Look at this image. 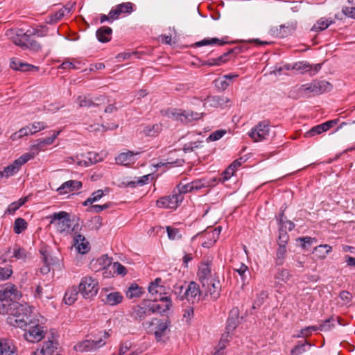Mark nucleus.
<instances>
[{
	"label": "nucleus",
	"mask_w": 355,
	"mask_h": 355,
	"mask_svg": "<svg viewBox=\"0 0 355 355\" xmlns=\"http://www.w3.org/2000/svg\"><path fill=\"white\" fill-rule=\"evenodd\" d=\"M6 35L13 43L22 48L28 49L34 51L41 49L40 44L31 37L37 35L39 37L45 36V33H39L38 31L28 30L26 32L23 29H9Z\"/></svg>",
	"instance_id": "f257e3e1"
},
{
	"label": "nucleus",
	"mask_w": 355,
	"mask_h": 355,
	"mask_svg": "<svg viewBox=\"0 0 355 355\" xmlns=\"http://www.w3.org/2000/svg\"><path fill=\"white\" fill-rule=\"evenodd\" d=\"M35 320L31 306L19 303L12 304V311L7 318L8 324L21 329L27 328Z\"/></svg>",
	"instance_id": "f03ea898"
},
{
	"label": "nucleus",
	"mask_w": 355,
	"mask_h": 355,
	"mask_svg": "<svg viewBox=\"0 0 355 355\" xmlns=\"http://www.w3.org/2000/svg\"><path fill=\"white\" fill-rule=\"evenodd\" d=\"M48 218L51 219L50 223L53 225L57 231L61 234H69L78 227V224L75 225L71 228V221L69 215L65 211H60L50 215Z\"/></svg>",
	"instance_id": "7ed1b4c3"
},
{
	"label": "nucleus",
	"mask_w": 355,
	"mask_h": 355,
	"mask_svg": "<svg viewBox=\"0 0 355 355\" xmlns=\"http://www.w3.org/2000/svg\"><path fill=\"white\" fill-rule=\"evenodd\" d=\"M99 338L96 340H85L74 345L73 349L79 352L96 351L105 345V339L109 337L107 331L100 332Z\"/></svg>",
	"instance_id": "20e7f679"
},
{
	"label": "nucleus",
	"mask_w": 355,
	"mask_h": 355,
	"mask_svg": "<svg viewBox=\"0 0 355 355\" xmlns=\"http://www.w3.org/2000/svg\"><path fill=\"white\" fill-rule=\"evenodd\" d=\"M80 294L85 299H92L98 291V282L91 277L83 278L78 286Z\"/></svg>",
	"instance_id": "39448f33"
},
{
	"label": "nucleus",
	"mask_w": 355,
	"mask_h": 355,
	"mask_svg": "<svg viewBox=\"0 0 355 355\" xmlns=\"http://www.w3.org/2000/svg\"><path fill=\"white\" fill-rule=\"evenodd\" d=\"M270 134V123L267 120L259 122L248 132V136L254 141H262L268 139Z\"/></svg>",
	"instance_id": "423d86ee"
},
{
	"label": "nucleus",
	"mask_w": 355,
	"mask_h": 355,
	"mask_svg": "<svg viewBox=\"0 0 355 355\" xmlns=\"http://www.w3.org/2000/svg\"><path fill=\"white\" fill-rule=\"evenodd\" d=\"M24 338L30 343H37L44 337V331L43 327L38 324V320H35V322L29 324L27 328H24Z\"/></svg>",
	"instance_id": "0eeeda50"
},
{
	"label": "nucleus",
	"mask_w": 355,
	"mask_h": 355,
	"mask_svg": "<svg viewBox=\"0 0 355 355\" xmlns=\"http://www.w3.org/2000/svg\"><path fill=\"white\" fill-rule=\"evenodd\" d=\"M184 196L180 193H175V189L171 195L164 196L158 199L156 205L159 208L164 209H176L182 202Z\"/></svg>",
	"instance_id": "6e6552de"
},
{
	"label": "nucleus",
	"mask_w": 355,
	"mask_h": 355,
	"mask_svg": "<svg viewBox=\"0 0 355 355\" xmlns=\"http://www.w3.org/2000/svg\"><path fill=\"white\" fill-rule=\"evenodd\" d=\"M21 297V293L17 290L15 285L10 283L0 286V300L10 302L19 300Z\"/></svg>",
	"instance_id": "1a4fd4ad"
},
{
	"label": "nucleus",
	"mask_w": 355,
	"mask_h": 355,
	"mask_svg": "<svg viewBox=\"0 0 355 355\" xmlns=\"http://www.w3.org/2000/svg\"><path fill=\"white\" fill-rule=\"evenodd\" d=\"M149 300H144L140 304L135 306L130 311V317L135 320L141 321L150 314Z\"/></svg>",
	"instance_id": "9d476101"
},
{
	"label": "nucleus",
	"mask_w": 355,
	"mask_h": 355,
	"mask_svg": "<svg viewBox=\"0 0 355 355\" xmlns=\"http://www.w3.org/2000/svg\"><path fill=\"white\" fill-rule=\"evenodd\" d=\"M160 303L157 301L149 300V309L150 314L159 313L162 314L166 312L172 306V301L169 297H160Z\"/></svg>",
	"instance_id": "9b49d317"
},
{
	"label": "nucleus",
	"mask_w": 355,
	"mask_h": 355,
	"mask_svg": "<svg viewBox=\"0 0 355 355\" xmlns=\"http://www.w3.org/2000/svg\"><path fill=\"white\" fill-rule=\"evenodd\" d=\"M145 325L155 326L153 329L157 341H160L163 336L166 334L169 327V322L167 320H162L159 319H153L150 322H148Z\"/></svg>",
	"instance_id": "f8f14e48"
},
{
	"label": "nucleus",
	"mask_w": 355,
	"mask_h": 355,
	"mask_svg": "<svg viewBox=\"0 0 355 355\" xmlns=\"http://www.w3.org/2000/svg\"><path fill=\"white\" fill-rule=\"evenodd\" d=\"M185 300L189 302L194 304L199 302L201 295L199 285L195 282H191L186 286Z\"/></svg>",
	"instance_id": "ddd939ff"
},
{
	"label": "nucleus",
	"mask_w": 355,
	"mask_h": 355,
	"mask_svg": "<svg viewBox=\"0 0 355 355\" xmlns=\"http://www.w3.org/2000/svg\"><path fill=\"white\" fill-rule=\"evenodd\" d=\"M198 277L202 284V287L205 288L206 285L209 284V282L213 279L211 275V269L208 263H202L198 271Z\"/></svg>",
	"instance_id": "4468645a"
},
{
	"label": "nucleus",
	"mask_w": 355,
	"mask_h": 355,
	"mask_svg": "<svg viewBox=\"0 0 355 355\" xmlns=\"http://www.w3.org/2000/svg\"><path fill=\"white\" fill-rule=\"evenodd\" d=\"M162 282L161 278H156L148 287L149 293L154 297L153 300L154 301H157L158 298L162 297V295L166 293V288L161 284Z\"/></svg>",
	"instance_id": "2eb2a0df"
},
{
	"label": "nucleus",
	"mask_w": 355,
	"mask_h": 355,
	"mask_svg": "<svg viewBox=\"0 0 355 355\" xmlns=\"http://www.w3.org/2000/svg\"><path fill=\"white\" fill-rule=\"evenodd\" d=\"M133 12V3L131 2L122 3L112 9L109 15L112 19H117L121 14H130Z\"/></svg>",
	"instance_id": "dca6fc26"
},
{
	"label": "nucleus",
	"mask_w": 355,
	"mask_h": 355,
	"mask_svg": "<svg viewBox=\"0 0 355 355\" xmlns=\"http://www.w3.org/2000/svg\"><path fill=\"white\" fill-rule=\"evenodd\" d=\"M207 290L206 295L209 294L210 297L216 300L220 295L221 285L218 279H213L209 282V284L205 287Z\"/></svg>",
	"instance_id": "f3484780"
},
{
	"label": "nucleus",
	"mask_w": 355,
	"mask_h": 355,
	"mask_svg": "<svg viewBox=\"0 0 355 355\" xmlns=\"http://www.w3.org/2000/svg\"><path fill=\"white\" fill-rule=\"evenodd\" d=\"M82 187V182L78 180H69L64 182L57 191L59 194H66L70 192L78 191Z\"/></svg>",
	"instance_id": "a211bd4d"
},
{
	"label": "nucleus",
	"mask_w": 355,
	"mask_h": 355,
	"mask_svg": "<svg viewBox=\"0 0 355 355\" xmlns=\"http://www.w3.org/2000/svg\"><path fill=\"white\" fill-rule=\"evenodd\" d=\"M293 69L302 71V72H309L311 76L316 74L321 69V64H310L308 62H299L295 63Z\"/></svg>",
	"instance_id": "6ab92c4d"
},
{
	"label": "nucleus",
	"mask_w": 355,
	"mask_h": 355,
	"mask_svg": "<svg viewBox=\"0 0 355 355\" xmlns=\"http://www.w3.org/2000/svg\"><path fill=\"white\" fill-rule=\"evenodd\" d=\"M102 96L97 97L93 101L89 96H78L76 102L78 103L80 107H90L92 106H98L101 103Z\"/></svg>",
	"instance_id": "aec40b11"
},
{
	"label": "nucleus",
	"mask_w": 355,
	"mask_h": 355,
	"mask_svg": "<svg viewBox=\"0 0 355 355\" xmlns=\"http://www.w3.org/2000/svg\"><path fill=\"white\" fill-rule=\"evenodd\" d=\"M0 353L1 355H17L12 341L8 339L0 340Z\"/></svg>",
	"instance_id": "412c9836"
},
{
	"label": "nucleus",
	"mask_w": 355,
	"mask_h": 355,
	"mask_svg": "<svg viewBox=\"0 0 355 355\" xmlns=\"http://www.w3.org/2000/svg\"><path fill=\"white\" fill-rule=\"evenodd\" d=\"M239 323V310L237 308L230 311V316L227 321L226 331L230 334L233 331Z\"/></svg>",
	"instance_id": "4be33fe9"
},
{
	"label": "nucleus",
	"mask_w": 355,
	"mask_h": 355,
	"mask_svg": "<svg viewBox=\"0 0 355 355\" xmlns=\"http://www.w3.org/2000/svg\"><path fill=\"white\" fill-rule=\"evenodd\" d=\"M243 158L241 157L234 160L221 174L223 182L228 180L234 173L236 168L243 163Z\"/></svg>",
	"instance_id": "5701e85b"
},
{
	"label": "nucleus",
	"mask_w": 355,
	"mask_h": 355,
	"mask_svg": "<svg viewBox=\"0 0 355 355\" xmlns=\"http://www.w3.org/2000/svg\"><path fill=\"white\" fill-rule=\"evenodd\" d=\"M343 325L340 322V318L334 315L331 316L328 319L324 320L319 326L318 329L320 331H328L336 326V324Z\"/></svg>",
	"instance_id": "b1692460"
},
{
	"label": "nucleus",
	"mask_w": 355,
	"mask_h": 355,
	"mask_svg": "<svg viewBox=\"0 0 355 355\" xmlns=\"http://www.w3.org/2000/svg\"><path fill=\"white\" fill-rule=\"evenodd\" d=\"M74 245L76 247L78 251L82 254H85L89 250V243L86 241L84 236L78 234L73 239Z\"/></svg>",
	"instance_id": "393cba45"
},
{
	"label": "nucleus",
	"mask_w": 355,
	"mask_h": 355,
	"mask_svg": "<svg viewBox=\"0 0 355 355\" xmlns=\"http://www.w3.org/2000/svg\"><path fill=\"white\" fill-rule=\"evenodd\" d=\"M332 88L331 85L325 80H314L313 81V90H315V95H319L324 92L331 91Z\"/></svg>",
	"instance_id": "a878e982"
},
{
	"label": "nucleus",
	"mask_w": 355,
	"mask_h": 355,
	"mask_svg": "<svg viewBox=\"0 0 355 355\" xmlns=\"http://www.w3.org/2000/svg\"><path fill=\"white\" fill-rule=\"evenodd\" d=\"M80 293L79 288L72 286L69 288L64 294V301L68 305L73 304L78 299V295Z\"/></svg>",
	"instance_id": "bb28decb"
},
{
	"label": "nucleus",
	"mask_w": 355,
	"mask_h": 355,
	"mask_svg": "<svg viewBox=\"0 0 355 355\" xmlns=\"http://www.w3.org/2000/svg\"><path fill=\"white\" fill-rule=\"evenodd\" d=\"M136 153L135 155H137ZM135 153L132 151H128L127 153H122L116 157V162L117 164H120L124 166H128L135 162Z\"/></svg>",
	"instance_id": "cd10ccee"
},
{
	"label": "nucleus",
	"mask_w": 355,
	"mask_h": 355,
	"mask_svg": "<svg viewBox=\"0 0 355 355\" xmlns=\"http://www.w3.org/2000/svg\"><path fill=\"white\" fill-rule=\"evenodd\" d=\"M112 30L111 28L107 26H102L96 31V37L101 42H107L111 39V35Z\"/></svg>",
	"instance_id": "c85d7f7f"
},
{
	"label": "nucleus",
	"mask_w": 355,
	"mask_h": 355,
	"mask_svg": "<svg viewBox=\"0 0 355 355\" xmlns=\"http://www.w3.org/2000/svg\"><path fill=\"white\" fill-rule=\"evenodd\" d=\"M144 293V289L142 287H140L137 284L134 283L128 288L125 292V295L128 299H133L140 297Z\"/></svg>",
	"instance_id": "c756f323"
},
{
	"label": "nucleus",
	"mask_w": 355,
	"mask_h": 355,
	"mask_svg": "<svg viewBox=\"0 0 355 355\" xmlns=\"http://www.w3.org/2000/svg\"><path fill=\"white\" fill-rule=\"evenodd\" d=\"M123 295L119 292H112L106 295L105 300H103L105 304L110 306H115L122 302Z\"/></svg>",
	"instance_id": "7c9ffc66"
},
{
	"label": "nucleus",
	"mask_w": 355,
	"mask_h": 355,
	"mask_svg": "<svg viewBox=\"0 0 355 355\" xmlns=\"http://www.w3.org/2000/svg\"><path fill=\"white\" fill-rule=\"evenodd\" d=\"M218 235H219V231H217V230H214L210 232H207L205 234V236L209 241H205L202 242V245L204 248L211 247L216 243L217 239L218 238Z\"/></svg>",
	"instance_id": "2f4dec72"
},
{
	"label": "nucleus",
	"mask_w": 355,
	"mask_h": 355,
	"mask_svg": "<svg viewBox=\"0 0 355 355\" xmlns=\"http://www.w3.org/2000/svg\"><path fill=\"white\" fill-rule=\"evenodd\" d=\"M202 116V113L195 112L191 110H182L181 116L183 118L182 123H188L194 120L200 119Z\"/></svg>",
	"instance_id": "473e14b6"
},
{
	"label": "nucleus",
	"mask_w": 355,
	"mask_h": 355,
	"mask_svg": "<svg viewBox=\"0 0 355 355\" xmlns=\"http://www.w3.org/2000/svg\"><path fill=\"white\" fill-rule=\"evenodd\" d=\"M334 21L330 19L320 18L317 21V22L313 25L311 28L313 31H322L327 28L331 24H334Z\"/></svg>",
	"instance_id": "72a5a7b5"
},
{
	"label": "nucleus",
	"mask_w": 355,
	"mask_h": 355,
	"mask_svg": "<svg viewBox=\"0 0 355 355\" xmlns=\"http://www.w3.org/2000/svg\"><path fill=\"white\" fill-rule=\"evenodd\" d=\"M227 42L225 41L224 39H218V38H205L201 41H199L195 44L196 46L200 47L205 45H213L218 44L219 46H223L227 44Z\"/></svg>",
	"instance_id": "f704fd0d"
},
{
	"label": "nucleus",
	"mask_w": 355,
	"mask_h": 355,
	"mask_svg": "<svg viewBox=\"0 0 355 355\" xmlns=\"http://www.w3.org/2000/svg\"><path fill=\"white\" fill-rule=\"evenodd\" d=\"M20 168L18 163L15 160L12 164L5 167L4 170L0 171V173L2 174V177L8 178L17 173Z\"/></svg>",
	"instance_id": "c9c22d12"
},
{
	"label": "nucleus",
	"mask_w": 355,
	"mask_h": 355,
	"mask_svg": "<svg viewBox=\"0 0 355 355\" xmlns=\"http://www.w3.org/2000/svg\"><path fill=\"white\" fill-rule=\"evenodd\" d=\"M313 87V81L311 83L302 85L298 89V92L300 96H310L311 95L315 96V90Z\"/></svg>",
	"instance_id": "e433bc0d"
},
{
	"label": "nucleus",
	"mask_w": 355,
	"mask_h": 355,
	"mask_svg": "<svg viewBox=\"0 0 355 355\" xmlns=\"http://www.w3.org/2000/svg\"><path fill=\"white\" fill-rule=\"evenodd\" d=\"M186 286L187 285H185V284H176L175 285L173 286L172 292L180 300H185Z\"/></svg>",
	"instance_id": "4c0bfd02"
},
{
	"label": "nucleus",
	"mask_w": 355,
	"mask_h": 355,
	"mask_svg": "<svg viewBox=\"0 0 355 355\" xmlns=\"http://www.w3.org/2000/svg\"><path fill=\"white\" fill-rule=\"evenodd\" d=\"M80 64V62L75 59H72L71 60L67 59L58 67V69L68 70L78 69H80V67L78 66Z\"/></svg>",
	"instance_id": "58836bf2"
},
{
	"label": "nucleus",
	"mask_w": 355,
	"mask_h": 355,
	"mask_svg": "<svg viewBox=\"0 0 355 355\" xmlns=\"http://www.w3.org/2000/svg\"><path fill=\"white\" fill-rule=\"evenodd\" d=\"M162 112L169 119L180 121H183V118L181 116L182 110L167 109L164 111H162Z\"/></svg>",
	"instance_id": "ea45409f"
},
{
	"label": "nucleus",
	"mask_w": 355,
	"mask_h": 355,
	"mask_svg": "<svg viewBox=\"0 0 355 355\" xmlns=\"http://www.w3.org/2000/svg\"><path fill=\"white\" fill-rule=\"evenodd\" d=\"M206 102L211 107H218L222 106L226 101L223 97L212 96L207 97Z\"/></svg>",
	"instance_id": "a19ab883"
},
{
	"label": "nucleus",
	"mask_w": 355,
	"mask_h": 355,
	"mask_svg": "<svg viewBox=\"0 0 355 355\" xmlns=\"http://www.w3.org/2000/svg\"><path fill=\"white\" fill-rule=\"evenodd\" d=\"M161 127L158 124H154L152 125H146L143 129V132L145 135L149 137H155L160 131Z\"/></svg>",
	"instance_id": "79ce46f5"
},
{
	"label": "nucleus",
	"mask_w": 355,
	"mask_h": 355,
	"mask_svg": "<svg viewBox=\"0 0 355 355\" xmlns=\"http://www.w3.org/2000/svg\"><path fill=\"white\" fill-rule=\"evenodd\" d=\"M36 141L37 144L32 146V150H35L37 153L39 150H42L45 146L50 145L53 143V141L49 137L44 139H37Z\"/></svg>",
	"instance_id": "37998d69"
},
{
	"label": "nucleus",
	"mask_w": 355,
	"mask_h": 355,
	"mask_svg": "<svg viewBox=\"0 0 355 355\" xmlns=\"http://www.w3.org/2000/svg\"><path fill=\"white\" fill-rule=\"evenodd\" d=\"M27 228V223L22 218H17L14 223L15 233L19 234Z\"/></svg>",
	"instance_id": "c03bdc74"
},
{
	"label": "nucleus",
	"mask_w": 355,
	"mask_h": 355,
	"mask_svg": "<svg viewBox=\"0 0 355 355\" xmlns=\"http://www.w3.org/2000/svg\"><path fill=\"white\" fill-rule=\"evenodd\" d=\"M310 345L306 341H300L298 343L291 349V355H300L306 352V346Z\"/></svg>",
	"instance_id": "a18cd8bd"
},
{
	"label": "nucleus",
	"mask_w": 355,
	"mask_h": 355,
	"mask_svg": "<svg viewBox=\"0 0 355 355\" xmlns=\"http://www.w3.org/2000/svg\"><path fill=\"white\" fill-rule=\"evenodd\" d=\"M104 195L103 191L101 189L97 190L93 192L89 198H88L85 201L83 202V205L84 206H87L88 205H91L94 202L99 200Z\"/></svg>",
	"instance_id": "49530a36"
},
{
	"label": "nucleus",
	"mask_w": 355,
	"mask_h": 355,
	"mask_svg": "<svg viewBox=\"0 0 355 355\" xmlns=\"http://www.w3.org/2000/svg\"><path fill=\"white\" fill-rule=\"evenodd\" d=\"M324 129L322 124H319L311 128L309 130L304 133V137L310 138L318 135H320L324 132Z\"/></svg>",
	"instance_id": "de8ad7c7"
},
{
	"label": "nucleus",
	"mask_w": 355,
	"mask_h": 355,
	"mask_svg": "<svg viewBox=\"0 0 355 355\" xmlns=\"http://www.w3.org/2000/svg\"><path fill=\"white\" fill-rule=\"evenodd\" d=\"M286 253V247L279 245L276 252V264L282 266L284 262V259Z\"/></svg>",
	"instance_id": "09e8293b"
},
{
	"label": "nucleus",
	"mask_w": 355,
	"mask_h": 355,
	"mask_svg": "<svg viewBox=\"0 0 355 355\" xmlns=\"http://www.w3.org/2000/svg\"><path fill=\"white\" fill-rule=\"evenodd\" d=\"M13 304H17V302H10L0 300V314H8L10 315V312L12 311Z\"/></svg>",
	"instance_id": "8fccbe9b"
},
{
	"label": "nucleus",
	"mask_w": 355,
	"mask_h": 355,
	"mask_svg": "<svg viewBox=\"0 0 355 355\" xmlns=\"http://www.w3.org/2000/svg\"><path fill=\"white\" fill-rule=\"evenodd\" d=\"M174 189L175 193H180L181 196H183L184 193L193 191L191 182L187 184H182L180 182Z\"/></svg>",
	"instance_id": "3c124183"
},
{
	"label": "nucleus",
	"mask_w": 355,
	"mask_h": 355,
	"mask_svg": "<svg viewBox=\"0 0 355 355\" xmlns=\"http://www.w3.org/2000/svg\"><path fill=\"white\" fill-rule=\"evenodd\" d=\"M42 346L46 351V355H53L58 348V343L53 340H48L44 342Z\"/></svg>",
	"instance_id": "603ef678"
},
{
	"label": "nucleus",
	"mask_w": 355,
	"mask_h": 355,
	"mask_svg": "<svg viewBox=\"0 0 355 355\" xmlns=\"http://www.w3.org/2000/svg\"><path fill=\"white\" fill-rule=\"evenodd\" d=\"M331 250V246L329 245H320L315 248V252L319 253V257L322 259L325 258Z\"/></svg>",
	"instance_id": "864d4df0"
},
{
	"label": "nucleus",
	"mask_w": 355,
	"mask_h": 355,
	"mask_svg": "<svg viewBox=\"0 0 355 355\" xmlns=\"http://www.w3.org/2000/svg\"><path fill=\"white\" fill-rule=\"evenodd\" d=\"M275 277L279 282L286 283L291 277V274L288 270L281 269L278 271Z\"/></svg>",
	"instance_id": "5fc2aeb1"
},
{
	"label": "nucleus",
	"mask_w": 355,
	"mask_h": 355,
	"mask_svg": "<svg viewBox=\"0 0 355 355\" xmlns=\"http://www.w3.org/2000/svg\"><path fill=\"white\" fill-rule=\"evenodd\" d=\"M12 274V270L10 266L6 267L0 266V281L8 279Z\"/></svg>",
	"instance_id": "6e6d98bb"
},
{
	"label": "nucleus",
	"mask_w": 355,
	"mask_h": 355,
	"mask_svg": "<svg viewBox=\"0 0 355 355\" xmlns=\"http://www.w3.org/2000/svg\"><path fill=\"white\" fill-rule=\"evenodd\" d=\"M226 130H218L212 132L209 135V136L207 137V141H214L220 139L222 138L225 134Z\"/></svg>",
	"instance_id": "4d7b16f0"
},
{
	"label": "nucleus",
	"mask_w": 355,
	"mask_h": 355,
	"mask_svg": "<svg viewBox=\"0 0 355 355\" xmlns=\"http://www.w3.org/2000/svg\"><path fill=\"white\" fill-rule=\"evenodd\" d=\"M192 191H198L208 186L207 182L205 180L198 179L191 182Z\"/></svg>",
	"instance_id": "13d9d810"
},
{
	"label": "nucleus",
	"mask_w": 355,
	"mask_h": 355,
	"mask_svg": "<svg viewBox=\"0 0 355 355\" xmlns=\"http://www.w3.org/2000/svg\"><path fill=\"white\" fill-rule=\"evenodd\" d=\"M29 125L34 134L47 128L46 123L44 121H35Z\"/></svg>",
	"instance_id": "bf43d9fd"
},
{
	"label": "nucleus",
	"mask_w": 355,
	"mask_h": 355,
	"mask_svg": "<svg viewBox=\"0 0 355 355\" xmlns=\"http://www.w3.org/2000/svg\"><path fill=\"white\" fill-rule=\"evenodd\" d=\"M289 239V236L285 230L280 228L278 238V245L286 246Z\"/></svg>",
	"instance_id": "052dcab7"
},
{
	"label": "nucleus",
	"mask_w": 355,
	"mask_h": 355,
	"mask_svg": "<svg viewBox=\"0 0 355 355\" xmlns=\"http://www.w3.org/2000/svg\"><path fill=\"white\" fill-rule=\"evenodd\" d=\"M166 232L168 236L171 240L179 239L181 238L180 231L176 228H173L170 226L166 227Z\"/></svg>",
	"instance_id": "680f3d73"
},
{
	"label": "nucleus",
	"mask_w": 355,
	"mask_h": 355,
	"mask_svg": "<svg viewBox=\"0 0 355 355\" xmlns=\"http://www.w3.org/2000/svg\"><path fill=\"white\" fill-rule=\"evenodd\" d=\"M319 330L318 326H310L302 329L300 331V334L297 335V337H307L311 335L312 331Z\"/></svg>",
	"instance_id": "e2e57ef3"
},
{
	"label": "nucleus",
	"mask_w": 355,
	"mask_h": 355,
	"mask_svg": "<svg viewBox=\"0 0 355 355\" xmlns=\"http://www.w3.org/2000/svg\"><path fill=\"white\" fill-rule=\"evenodd\" d=\"M113 267L114 268V272L121 276H125L127 273V269L121 263L119 262H114Z\"/></svg>",
	"instance_id": "0e129e2a"
},
{
	"label": "nucleus",
	"mask_w": 355,
	"mask_h": 355,
	"mask_svg": "<svg viewBox=\"0 0 355 355\" xmlns=\"http://www.w3.org/2000/svg\"><path fill=\"white\" fill-rule=\"evenodd\" d=\"M34 157V153H26L20 156L18 159H17L15 161L18 163L19 166L21 167L23 164L26 163L28 161H29L31 159H32Z\"/></svg>",
	"instance_id": "69168bd1"
},
{
	"label": "nucleus",
	"mask_w": 355,
	"mask_h": 355,
	"mask_svg": "<svg viewBox=\"0 0 355 355\" xmlns=\"http://www.w3.org/2000/svg\"><path fill=\"white\" fill-rule=\"evenodd\" d=\"M339 297L345 304L350 303L352 300V295L347 291H341L339 294Z\"/></svg>",
	"instance_id": "338daca9"
},
{
	"label": "nucleus",
	"mask_w": 355,
	"mask_h": 355,
	"mask_svg": "<svg viewBox=\"0 0 355 355\" xmlns=\"http://www.w3.org/2000/svg\"><path fill=\"white\" fill-rule=\"evenodd\" d=\"M342 12L346 17L355 19V8L345 6L342 8Z\"/></svg>",
	"instance_id": "774afa93"
}]
</instances>
